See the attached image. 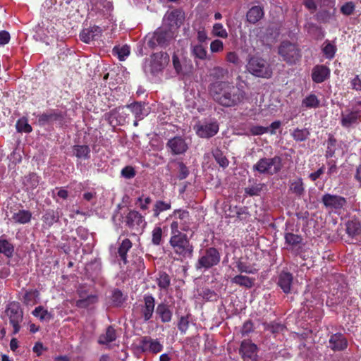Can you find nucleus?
<instances>
[{
    "mask_svg": "<svg viewBox=\"0 0 361 361\" xmlns=\"http://www.w3.org/2000/svg\"><path fill=\"white\" fill-rule=\"evenodd\" d=\"M125 298L123 293L119 290H115L112 294V301L116 306H120L124 301Z\"/></svg>",
    "mask_w": 361,
    "mask_h": 361,
    "instance_id": "60",
    "label": "nucleus"
},
{
    "mask_svg": "<svg viewBox=\"0 0 361 361\" xmlns=\"http://www.w3.org/2000/svg\"><path fill=\"white\" fill-rule=\"evenodd\" d=\"M264 16L263 8L259 6H254L247 12V20L250 23H257Z\"/></svg>",
    "mask_w": 361,
    "mask_h": 361,
    "instance_id": "25",
    "label": "nucleus"
},
{
    "mask_svg": "<svg viewBox=\"0 0 361 361\" xmlns=\"http://www.w3.org/2000/svg\"><path fill=\"white\" fill-rule=\"evenodd\" d=\"M171 207L170 202L157 200L153 206V215L154 217H158L161 212L169 210Z\"/></svg>",
    "mask_w": 361,
    "mask_h": 361,
    "instance_id": "39",
    "label": "nucleus"
},
{
    "mask_svg": "<svg viewBox=\"0 0 361 361\" xmlns=\"http://www.w3.org/2000/svg\"><path fill=\"white\" fill-rule=\"evenodd\" d=\"M228 71L227 69L220 66H216L210 70L209 75L212 77L214 79L220 80L224 78V77L228 74Z\"/></svg>",
    "mask_w": 361,
    "mask_h": 361,
    "instance_id": "47",
    "label": "nucleus"
},
{
    "mask_svg": "<svg viewBox=\"0 0 361 361\" xmlns=\"http://www.w3.org/2000/svg\"><path fill=\"white\" fill-rule=\"evenodd\" d=\"M290 190L295 195L300 197L305 192L303 182L301 178H298L290 183Z\"/></svg>",
    "mask_w": 361,
    "mask_h": 361,
    "instance_id": "42",
    "label": "nucleus"
},
{
    "mask_svg": "<svg viewBox=\"0 0 361 361\" xmlns=\"http://www.w3.org/2000/svg\"><path fill=\"white\" fill-rule=\"evenodd\" d=\"M162 239V228L155 226L152 231V243L154 245H159Z\"/></svg>",
    "mask_w": 361,
    "mask_h": 361,
    "instance_id": "52",
    "label": "nucleus"
},
{
    "mask_svg": "<svg viewBox=\"0 0 361 361\" xmlns=\"http://www.w3.org/2000/svg\"><path fill=\"white\" fill-rule=\"evenodd\" d=\"M56 0H45L42 4V13L44 15H47L48 18L55 16L56 10Z\"/></svg>",
    "mask_w": 361,
    "mask_h": 361,
    "instance_id": "41",
    "label": "nucleus"
},
{
    "mask_svg": "<svg viewBox=\"0 0 361 361\" xmlns=\"http://www.w3.org/2000/svg\"><path fill=\"white\" fill-rule=\"evenodd\" d=\"M116 338V331L112 326H110L106 329V333L99 336L98 342L100 344H108L115 341Z\"/></svg>",
    "mask_w": 361,
    "mask_h": 361,
    "instance_id": "36",
    "label": "nucleus"
},
{
    "mask_svg": "<svg viewBox=\"0 0 361 361\" xmlns=\"http://www.w3.org/2000/svg\"><path fill=\"white\" fill-rule=\"evenodd\" d=\"M121 175L124 178L130 179L135 176V171L132 166H128L122 169Z\"/></svg>",
    "mask_w": 361,
    "mask_h": 361,
    "instance_id": "64",
    "label": "nucleus"
},
{
    "mask_svg": "<svg viewBox=\"0 0 361 361\" xmlns=\"http://www.w3.org/2000/svg\"><path fill=\"white\" fill-rule=\"evenodd\" d=\"M192 28L196 33L197 39L200 44L206 42L209 39L205 27L201 22H195Z\"/></svg>",
    "mask_w": 361,
    "mask_h": 361,
    "instance_id": "27",
    "label": "nucleus"
},
{
    "mask_svg": "<svg viewBox=\"0 0 361 361\" xmlns=\"http://www.w3.org/2000/svg\"><path fill=\"white\" fill-rule=\"evenodd\" d=\"M172 61L173 68L178 75L187 76L192 73L193 66L190 62L186 61L181 62L176 54L173 56Z\"/></svg>",
    "mask_w": 361,
    "mask_h": 361,
    "instance_id": "17",
    "label": "nucleus"
},
{
    "mask_svg": "<svg viewBox=\"0 0 361 361\" xmlns=\"http://www.w3.org/2000/svg\"><path fill=\"white\" fill-rule=\"evenodd\" d=\"M126 107L132 112L135 119L142 120L149 114L148 110L145 108V105L142 102H134L126 105Z\"/></svg>",
    "mask_w": 361,
    "mask_h": 361,
    "instance_id": "22",
    "label": "nucleus"
},
{
    "mask_svg": "<svg viewBox=\"0 0 361 361\" xmlns=\"http://www.w3.org/2000/svg\"><path fill=\"white\" fill-rule=\"evenodd\" d=\"M157 283L160 289L166 290L171 284L170 276L166 273H159L157 278Z\"/></svg>",
    "mask_w": 361,
    "mask_h": 361,
    "instance_id": "44",
    "label": "nucleus"
},
{
    "mask_svg": "<svg viewBox=\"0 0 361 361\" xmlns=\"http://www.w3.org/2000/svg\"><path fill=\"white\" fill-rule=\"evenodd\" d=\"M213 99L220 105L232 107L240 104L245 99V92L227 81H216L209 88Z\"/></svg>",
    "mask_w": 361,
    "mask_h": 361,
    "instance_id": "1",
    "label": "nucleus"
},
{
    "mask_svg": "<svg viewBox=\"0 0 361 361\" xmlns=\"http://www.w3.org/2000/svg\"><path fill=\"white\" fill-rule=\"evenodd\" d=\"M152 201V200L149 196L142 195L137 198L135 204L141 210L144 211L148 209Z\"/></svg>",
    "mask_w": 361,
    "mask_h": 361,
    "instance_id": "49",
    "label": "nucleus"
},
{
    "mask_svg": "<svg viewBox=\"0 0 361 361\" xmlns=\"http://www.w3.org/2000/svg\"><path fill=\"white\" fill-rule=\"evenodd\" d=\"M235 268L237 269V271L240 273L250 274H255L257 271V270L255 268L252 267L250 265H247L246 263L242 262L240 259L235 262Z\"/></svg>",
    "mask_w": 361,
    "mask_h": 361,
    "instance_id": "48",
    "label": "nucleus"
},
{
    "mask_svg": "<svg viewBox=\"0 0 361 361\" xmlns=\"http://www.w3.org/2000/svg\"><path fill=\"white\" fill-rule=\"evenodd\" d=\"M246 68L250 74L258 78H269L272 75V69L269 62L257 56L249 59Z\"/></svg>",
    "mask_w": 361,
    "mask_h": 361,
    "instance_id": "3",
    "label": "nucleus"
},
{
    "mask_svg": "<svg viewBox=\"0 0 361 361\" xmlns=\"http://www.w3.org/2000/svg\"><path fill=\"white\" fill-rule=\"evenodd\" d=\"M156 313L159 316L162 322H169L171 319L172 313L166 304H159L157 307Z\"/></svg>",
    "mask_w": 361,
    "mask_h": 361,
    "instance_id": "33",
    "label": "nucleus"
},
{
    "mask_svg": "<svg viewBox=\"0 0 361 361\" xmlns=\"http://www.w3.org/2000/svg\"><path fill=\"white\" fill-rule=\"evenodd\" d=\"M224 49V43L219 39H214L210 44V50L212 53H218Z\"/></svg>",
    "mask_w": 361,
    "mask_h": 361,
    "instance_id": "62",
    "label": "nucleus"
},
{
    "mask_svg": "<svg viewBox=\"0 0 361 361\" xmlns=\"http://www.w3.org/2000/svg\"><path fill=\"white\" fill-rule=\"evenodd\" d=\"M171 238L169 243L174 252L183 258H190L193 253V246L186 234L182 233L180 229L187 231V227H180L178 221H173L171 224Z\"/></svg>",
    "mask_w": 361,
    "mask_h": 361,
    "instance_id": "2",
    "label": "nucleus"
},
{
    "mask_svg": "<svg viewBox=\"0 0 361 361\" xmlns=\"http://www.w3.org/2000/svg\"><path fill=\"white\" fill-rule=\"evenodd\" d=\"M42 220L44 224L50 226L59 220V216L54 210H49L43 215Z\"/></svg>",
    "mask_w": 361,
    "mask_h": 361,
    "instance_id": "45",
    "label": "nucleus"
},
{
    "mask_svg": "<svg viewBox=\"0 0 361 361\" xmlns=\"http://www.w3.org/2000/svg\"><path fill=\"white\" fill-rule=\"evenodd\" d=\"M213 156L216 161L223 168H226L228 166L229 161L227 158L223 155L222 152L219 149H216L213 152Z\"/></svg>",
    "mask_w": 361,
    "mask_h": 361,
    "instance_id": "51",
    "label": "nucleus"
},
{
    "mask_svg": "<svg viewBox=\"0 0 361 361\" xmlns=\"http://www.w3.org/2000/svg\"><path fill=\"white\" fill-rule=\"evenodd\" d=\"M185 19L184 13L180 10H173L168 11L164 18V23L167 25L170 29L178 28L183 23Z\"/></svg>",
    "mask_w": 361,
    "mask_h": 361,
    "instance_id": "14",
    "label": "nucleus"
},
{
    "mask_svg": "<svg viewBox=\"0 0 361 361\" xmlns=\"http://www.w3.org/2000/svg\"><path fill=\"white\" fill-rule=\"evenodd\" d=\"M131 247L132 243L128 238L124 239L118 247V255L124 264L127 263V252Z\"/></svg>",
    "mask_w": 361,
    "mask_h": 361,
    "instance_id": "40",
    "label": "nucleus"
},
{
    "mask_svg": "<svg viewBox=\"0 0 361 361\" xmlns=\"http://www.w3.org/2000/svg\"><path fill=\"white\" fill-rule=\"evenodd\" d=\"M285 240L287 244L292 246H295L301 243L302 238L299 235L293 234L292 233H287L285 235Z\"/></svg>",
    "mask_w": 361,
    "mask_h": 361,
    "instance_id": "54",
    "label": "nucleus"
},
{
    "mask_svg": "<svg viewBox=\"0 0 361 361\" xmlns=\"http://www.w3.org/2000/svg\"><path fill=\"white\" fill-rule=\"evenodd\" d=\"M360 118V110L346 109L341 112V124L343 128H349L358 123Z\"/></svg>",
    "mask_w": 361,
    "mask_h": 361,
    "instance_id": "16",
    "label": "nucleus"
},
{
    "mask_svg": "<svg viewBox=\"0 0 361 361\" xmlns=\"http://www.w3.org/2000/svg\"><path fill=\"white\" fill-rule=\"evenodd\" d=\"M190 50L192 55L200 60H204L207 58V51L202 44H191Z\"/></svg>",
    "mask_w": 361,
    "mask_h": 361,
    "instance_id": "29",
    "label": "nucleus"
},
{
    "mask_svg": "<svg viewBox=\"0 0 361 361\" xmlns=\"http://www.w3.org/2000/svg\"><path fill=\"white\" fill-rule=\"evenodd\" d=\"M169 61V56L166 52L154 53L150 56L149 61H147L144 65V71L146 73L153 75L162 72Z\"/></svg>",
    "mask_w": 361,
    "mask_h": 361,
    "instance_id": "5",
    "label": "nucleus"
},
{
    "mask_svg": "<svg viewBox=\"0 0 361 361\" xmlns=\"http://www.w3.org/2000/svg\"><path fill=\"white\" fill-rule=\"evenodd\" d=\"M6 313L9 317L10 324L13 328V334H16L20 329V323L23 320V311L18 304L12 303L7 307Z\"/></svg>",
    "mask_w": 361,
    "mask_h": 361,
    "instance_id": "8",
    "label": "nucleus"
},
{
    "mask_svg": "<svg viewBox=\"0 0 361 361\" xmlns=\"http://www.w3.org/2000/svg\"><path fill=\"white\" fill-rule=\"evenodd\" d=\"M32 213L28 210L20 209L14 212L11 218L15 223L25 224L31 220Z\"/></svg>",
    "mask_w": 361,
    "mask_h": 361,
    "instance_id": "26",
    "label": "nucleus"
},
{
    "mask_svg": "<svg viewBox=\"0 0 361 361\" xmlns=\"http://www.w3.org/2000/svg\"><path fill=\"white\" fill-rule=\"evenodd\" d=\"M126 106L119 107L116 111L111 113L109 121L111 123L113 122V119L115 118L118 124H123L127 121L128 114L126 113Z\"/></svg>",
    "mask_w": 361,
    "mask_h": 361,
    "instance_id": "32",
    "label": "nucleus"
},
{
    "mask_svg": "<svg viewBox=\"0 0 361 361\" xmlns=\"http://www.w3.org/2000/svg\"><path fill=\"white\" fill-rule=\"evenodd\" d=\"M32 314L38 318L41 322H49L53 316L51 313L44 309L42 306H38L32 311Z\"/></svg>",
    "mask_w": 361,
    "mask_h": 361,
    "instance_id": "37",
    "label": "nucleus"
},
{
    "mask_svg": "<svg viewBox=\"0 0 361 361\" xmlns=\"http://www.w3.org/2000/svg\"><path fill=\"white\" fill-rule=\"evenodd\" d=\"M73 154L78 159H88L90 157V149L87 145H75Z\"/></svg>",
    "mask_w": 361,
    "mask_h": 361,
    "instance_id": "38",
    "label": "nucleus"
},
{
    "mask_svg": "<svg viewBox=\"0 0 361 361\" xmlns=\"http://www.w3.org/2000/svg\"><path fill=\"white\" fill-rule=\"evenodd\" d=\"M38 183H39V177L35 173L30 174L26 178V183L25 184L30 188H35L38 185Z\"/></svg>",
    "mask_w": 361,
    "mask_h": 361,
    "instance_id": "59",
    "label": "nucleus"
},
{
    "mask_svg": "<svg viewBox=\"0 0 361 361\" xmlns=\"http://www.w3.org/2000/svg\"><path fill=\"white\" fill-rule=\"evenodd\" d=\"M91 12L106 14L113 8L112 2L109 0H91Z\"/></svg>",
    "mask_w": 361,
    "mask_h": 361,
    "instance_id": "20",
    "label": "nucleus"
},
{
    "mask_svg": "<svg viewBox=\"0 0 361 361\" xmlns=\"http://www.w3.org/2000/svg\"><path fill=\"white\" fill-rule=\"evenodd\" d=\"M336 50V47L331 43H327L323 48V52L328 59L334 58Z\"/></svg>",
    "mask_w": 361,
    "mask_h": 361,
    "instance_id": "61",
    "label": "nucleus"
},
{
    "mask_svg": "<svg viewBox=\"0 0 361 361\" xmlns=\"http://www.w3.org/2000/svg\"><path fill=\"white\" fill-rule=\"evenodd\" d=\"M114 55L120 61H124L130 54V47L127 44L115 46L112 50Z\"/></svg>",
    "mask_w": 361,
    "mask_h": 361,
    "instance_id": "35",
    "label": "nucleus"
},
{
    "mask_svg": "<svg viewBox=\"0 0 361 361\" xmlns=\"http://www.w3.org/2000/svg\"><path fill=\"white\" fill-rule=\"evenodd\" d=\"M293 139L296 141H304L310 135V132L307 128H296L291 133Z\"/></svg>",
    "mask_w": 361,
    "mask_h": 361,
    "instance_id": "46",
    "label": "nucleus"
},
{
    "mask_svg": "<svg viewBox=\"0 0 361 361\" xmlns=\"http://www.w3.org/2000/svg\"><path fill=\"white\" fill-rule=\"evenodd\" d=\"M39 295L37 290H30L25 293L23 302L27 305H32L36 303L35 298Z\"/></svg>",
    "mask_w": 361,
    "mask_h": 361,
    "instance_id": "53",
    "label": "nucleus"
},
{
    "mask_svg": "<svg viewBox=\"0 0 361 361\" xmlns=\"http://www.w3.org/2000/svg\"><path fill=\"white\" fill-rule=\"evenodd\" d=\"M126 222L128 226L132 228H137L146 225L143 216L135 210H130L128 212L126 217Z\"/></svg>",
    "mask_w": 361,
    "mask_h": 361,
    "instance_id": "19",
    "label": "nucleus"
},
{
    "mask_svg": "<svg viewBox=\"0 0 361 361\" xmlns=\"http://www.w3.org/2000/svg\"><path fill=\"white\" fill-rule=\"evenodd\" d=\"M301 106L306 109H316L320 106V101L314 94H310L302 101Z\"/></svg>",
    "mask_w": 361,
    "mask_h": 361,
    "instance_id": "34",
    "label": "nucleus"
},
{
    "mask_svg": "<svg viewBox=\"0 0 361 361\" xmlns=\"http://www.w3.org/2000/svg\"><path fill=\"white\" fill-rule=\"evenodd\" d=\"M212 33L214 36L221 38H227L228 32L221 23H215L213 25Z\"/></svg>",
    "mask_w": 361,
    "mask_h": 361,
    "instance_id": "50",
    "label": "nucleus"
},
{
    "mask_svg": "<svg viewBox=\"0 0 361 361\" xmlns=\"http://www.w3.org/2000/svg\"><path fill=\"white\" fill-rule=\"evenodd\" d=\"M263 187V184H256L245 188V193L250 196L259 195Z\"/></svg>",
    "mask_w": 361,
    "mask_h": 361,
    "instance_id": "58",
    "label": "nucleus"
},
{
    "mask_svg": "<svg viewBox=\"0 0 361 361\" xmlns=\"http://www.w3.org/2000/svg\"><path fill=\"white\" fill-rule=\"evenodd\" d=\"M155 307V299L149 294H146L143 298V303L140 304L139 311L140 317L144 322L149 321L153 315Z\"/></svg>",
    "mask_w": 361,
    "mask_h": 361,
    "instance_id": "11",
    "label": "nucleus"
},
{
    "mask_svg": "<svg viewBox=\"0 0 361 361\" xmlns=\"http://www.w3.org/2000/svg\"><path fill=\"white\" fill-rule=\"evenodd\" d=\"M329 347L334 351H341L348 347V341L341 333H336L330 336Z\"/></svg>",
    "mask_w": 361,
    "mask_h": 361,
    "instance_id": "18",
    "label": "nucleus"
},
{
    "mask_svg": "<svg viewBox=\"0 0 361 361\" xmlns=\"http://www.w3.org/2000/svg\"><path fill=\"white\" fill-rule=\"evenodd\" d=\"M322 202L326 208L330 209H340L346 204V200L344 197L329 193L323 195Z\"/></svg>",
    "mask_w": 361,
    "mask_h": 361,
    "instance_id": "15",
    "label": "nucleus"
},
{
    "mask_svg": "<svg viewBox=\"0 0 361 361\" xmlns=\"http://www.w3.org/2000/svg\"><path fill=\"white\" fill-rule=\"evenodd\" d=\"M13 246L11 243L6 239L0 238V253L9 258L13 256Z\"/></svg>",
    "mask_w": 361,
    "mask_h": 361,
    "instance_id": "43",
    "label": "nucleus"
},
{
    "mask_svg": "<svg viewBox=\"0 0 361 361\" xmlns=\"http://www.w3.org/2000/svg\"><path fill=\"white\" fill-rule=\"evenodd\" d=\"M346 233L352 238L361 234V223L356 219L349 221L346 224Z\"/></svg>",
    "mask_w": 361,
    "mask_h": 361,
    "instance_id": "30",
    "label": "nucleus"
},
{
    "mask_svg": "<svg viewBox=\"0 0 361 361\" xmlns=\"http://www.w3.org/2000/svg\"><path fill=\"white\" fill-rule=\"evenodd\" d=\"M221 259V255L217 249L209 247L200 254V256L195 264L197 270L208 269L214 266L217 265Z\"/></svg>",
    "mask_w": 361,
    "mask_h": 361,
    "instance_id": "6",
    "label": "nucleus"
},
{
    "mask_svg": "<svg viewBox=\"0 0 361 361\" xmlns=\"http://www.w3.org/2000/svg\"><path fill=\"white\" fill-rule=\"evenodd\" d=\"M137 349L143 353L157 354L163 350V345L157 339L144 336L139 340Z\"/></svg>",
    "mask_w": 361,
    "mask_h": 361,
    "instance_id": "9",
    "label": "nucleus"
},
{
    "mask_svg": "<svg viewBox=\"0 0 361 361\" xmlns=\"http://www.w3.org/2000/svg\"><path fill=\"white\" fill-rule=\"evenodd\" d=\"M197 135L202 138H208L215 135L219 131V125L216 121L205 122L195 126Z\"/></svg>",
    "mask_w": 361,
    "mask_h": 361,
    "instance_id": "13",
    "label": "nucleus"
},
{
    "mask_svg": "<svg viewBox=\"0 0 361 361\" xmlns=\"http://www.w3.org/2000/svg\"><path fill=\"white\" fill-rule=\"evenodd\" d=\"M279 54L289 63H295L300 58V51L290 42H283L279 48Z\"/></svg>",
    "mask_w": 361,
    "mask_h": 361,
    "instance_id": "7",
    "label": "nucleus"
},
{
    "mask_svg": "<svg viewBox=\"0 0 361 361\" xmlns=\"http://www.w3.org/2000/svg\"><path fill=\"white\" fill-rule=\"evenodd\" d=\"M166 147L173 155H179L184 154L188 150V146L183 137L175 136L168 140Z\"/></svg>",
    "mask_w": 361,
    "mask_h": 361,
    "instance_id": "12",
    "label": "nucleus"
},
{
    "mask_svg": "<svg viewBox=\"0 0 361 361\" xmlns=\"http://www.w3.org/2000/svg\"><path fill=\"white\" fill-rule=\"evenodd\" d=\"M189 326V321L188 317H181L178 324V329L183 334L186 332Z\"/></svg>",
    "mask_w": 361,
    "mask_h": 361,
    "instance_id": "63",
    "label": "nucleus"
},
{
    "mask_svg": "<svg viewBox=\"0 0 361 361\" xmlns=\"http://www.w3.org/2000/svg\"><path fill=\"white\" fill-rule=\"evenodd\" d=\"M231 281L232 283H235L240 286L250 288L254 285L255 279L247 276L238 274L233 277Z\"/></svg>",
    "mask_w": 361,
    "mask_h": 361,
    "instance_id": "28",
    "label": "nucleus"
},
{
    "mask_svg": "<svg viewBox=\"0 0 361 361\" xmlns=\"http://www.w3.org/2000/svg\"><path fill=\"white\" fill-rule=\"evenodd\" d=\"M257 346L250 340H243L241 342L239 353L243 361H258Z\"/></svg>",
    "mask_w": 361,
    "mask_h": 361,
    "instance_id": "10",
    "label": "nucleus"
},
{
    "mask_svg": "<svg viewBox=\"0 0 361 361\" xmlns=\"http://www.w3.org/2000/svg\"><path fill=\"white\" fill-rule=\"evenodd\" d=\"M16 128L18 132L30 133L32 131V127L25 118H22L17 121Z\"/></svg>",
    "mask_w": 361,
    "mask_h": 361,
    "instance_id": "55",
    "label": "nucleus"
},
{
    "mask_svg": "<svg viewBox=\"0 0 361 361\" xmlns=\"http://www.w3.org/2000/svg\"><path fill=\"white\" fill-rule=\"evenodd\" d=\"M283 168L282 159L279 156L271 158H262L253 165V171L260 174L274 175Z\"/></svg>",
    "mask_w": 361,
    "mask_h": 361,
    "instance_id": "4",
    "label": "nucleus"
},
{
    "mask_svg": "<svg viewBox=\"0 0 361 361\" xmlns=\"http://www.w3.org/2000/svg\"><path fill=\"white\" fill-rule=\"evenodd\" d=\"M293 280V277L290 273L283 271L279 276L278 285L285 293H289L291 290Z\"/></svg>",
    "mask_w": 361,
    "mask_h": 361,
    "instance_id": "24",
    "label": "nucleus"
},
{
    "mask_svg": "<svg viewBox=\"0 0 361 361\" xmlns=\"http://www.w3.org/2000/svg\"><path fill=\"white\" fill-rule=\"evenodd\" d=\"M330 70L324 65L316 66L312 73V80L317 83L324 82L329 75Z\"/></svg>",
    "mask_w": 361,
    "mask_h": 361,
    "instance_id": "23",
    "label": "nucleus"
},
{
    "mask_svg": "<svg viewBox=\"0 0 361 361\" xmlns=\"http://www.w3.org/2000/svg\"><path fill=\"white\" fill-rule=\"evenodd\" d=\"M145 45L146 47L149 49H154L157 46H159L158 42H157L154 35L152 34H148L145 38Z\"/></svg>",
    "mask_w": 361,
    "mask_h": 361,
    "instance_id": "57",
    "label": "nucleus"
},
{
    "mask_svg": "<svg viewBox=\"0 0 361 361\" xmlns=\"http://www.w3.org/2000/svg\"><path fill=\"white\" fill-rule=\"evenodd\" d=\"M269 127H264L261 126H251L249 128V132L252 135H261L269 132Z\"/></svg>",
    "mask_w": 361,
    "mask_h": 361,
    "instance_id": "56",
    "label": "nucleus"
},
{
    "mask_svg": "<svg viewBox=\"0 0 361 361\" xmlns=\"http://www.w3.org/2000/svg\"><path fill=\"white\" fill-rule=\"evenodd\" d=\"M153 35H154L157 42L159 44V46L161 47L166 45L168 42L172 37L171 32L164 30L162 28L157 29Z\"/></svg>",
    "mask_w": 361,
    "mask_h": 361,
    "instance_id": "31",
    "label": "nucleus"
},
{
    "mask_svg": "<svg viewBox=\"0 0 361 361\" xmlns=\"http://www.w3.org/2000/svg\"><path fill=\"white\" fill-rule=\"evenodd\" d=\"M102 31L100 27L94 25L82 30L80 34V38L83 42L88 44L95 39L96 37L100 36Z\"/></svg>",
    "mask_w": 361,
    "mask_h": 361,
    "instance_id": "21",
    "label": "nucleus"
}]
</instances>
